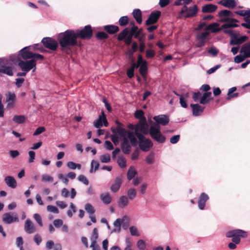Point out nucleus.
<instances>
[{
  "mask_svg": "<svg viewBox=\"0 0 250 250\" xmlns=\"http://www.w3.org/2000/svg\"><path fill=\"white\" fill-rule=\"evenodd\" d=\"M13 68L11 65L6 64L1 65L0 66V73L12 76L13 75Z\"/></svg>",
  "mask_w": 250,
  "mask_h": 250,
  "instance_id": "5701e85b",
  "label": "nucleus"
},
{
  "mask_svg": "<svg viewBox=\"0 0 250 250\" xmlns=\"http://www.w3.org/2000/svg\"><path fill=\"white\" fill-rule=\"evenodd\" d=\"M192 1V0H177L175 1V4L176 5L184 4L187 5Z\"/></svg>",
  "mask_w": 250,
  "mask_h": 250,
  "instance_id": "680f3d73",
  "label": "nucleus"
},
{
  "mask_svg": "<svg viewBox=\"0 0 250 250\" xmlns=\"http://www.w3.org/2000/svg\"><path fill=\"white\" fill-rule=\"evenodd\" d=\"M12 62H16L21 69L24 72H28L32 70L35 72L36 70V63L34 60H22L16 57V55H12L9 57Z\"/></svg>",
  "mask_w": 250,
  "mask_h": 250,
  "instance_id": "7ed1b4c3",
  "label": "nucleus"
},
{
  "mask_svg": "<svg viewBox=\"0 0 250 250\" xmlns=\"http://www.w3.org/2000/svg\"><path fill=\"white\" fill-rule=\"evenodd\" d=\"M139 131L146 134L149 133V128L146 122V118H142L140 120L139 123L136 125L135 128V134L137 137V134L140 133Z\"/></svg>",
  "mask_w": 250,
  "mask_h": 250,
  "instance_id": "9d476101",
  "label": "nucleus"
},
{
  "mask_svg": "<svg viewBox=\"0 0 250 250\" xmlns=\"http://www.w3.org/2000/svg\"><path fill=\"white\" fill-rule=\"evenodd\" d=\"M100 161L103 163H108L110 162L111 157L109 154H104L100 157Z\"/></svg>",
  "mask_w": 250,
  "mask_h": 250,
  "instance_id": "37998d69",
  "label": "nucleus"
},
{
  "mask_svg": "<svg viewBox=\"0 0 250 250\" xmlns=\"http://www.w3.org/2000/svg\"><path fill=\"white\" fill-rule=\"evenodd\" d=\"M153 120L155 121L153 122V123L158 124L160 125L165 126L168 124L169 122V117L165 114H161L158 116H155L153 117Z\"/></svg>",
  "mask_w": 250,
  "mask_h": 250,
  "instance_id": "2eb2a0df",
  "label": "nucleus"
},
{
  "mask_svg": "<svg viewBox=\"0 0 250 250\" xmlns=\"http://www.w3.org/2000/svg\"><path fill=\"white\" fill-rule=\"evenodd\" d=\"M128 204V198L126 196H122L118 202V205L120 208H124Z\"/></svg>",
  "mask_w": 250,
  "mask_h": 250,
  "instance_id": "7c9ffc66",
  "label": "nucleus"
},
{
  "mask_svg": "<svg viewBox=\"0 0 250 250\" xmlns=\"http://www.w3.org/2000/svg\"><path fill=\"white\" fill-rule=\"evenodd\" d=\"M47 210L50 212H52L54 213H59V210L58 208L54 206L48 205L46 207Z\"/></svg>",
  "mask_w": 250,
  "mask_h": 250,
  "instance_id": "864d4df0",
  "label": "nucleus"
},
{
  "mask_svg": "<svg viewBox=\"0 0 250 250\" xmlns=\"http://www.w3.org/2000/svg\"><path fill=\"white\" fill-rule=\"evenodd\" d=\"M154 160V154L150 153L147 155L146 158V162L148 164H152L153 163Z\"/></svg>",
  "mask_w": 250,
  "mask_h": 250,
  "instance_id": "bf43d9fd",
  "label": "nucleus"
},
{
  "mask_svg": "<svg viewBox=\"0 0 250 250\" xmlns=\"http://www.w3.org/2000/svg\"><path fill=\"white\" fill-rule=\"evenodd\" d=\"M218 16L220 18V21L223 22L235 23L238 21V20L230 18L233 16V14L229 10H222L219 12Z\"/></svg>",
  "mask_w": 250,
  "mask_h": 250,
  "instance_id": "6e6552de",
  "label": "nucleus"
},
{
  "mask_svg": "<svg viewBox=\"0 0 250 250\" xmlns=\"http://www.w3.org/2000/svg\"><path fill=\"white\" fill-rule=\"evenodd\" d=\"M137 137L139 141V146L143 151H147L153 146L151 141L146 138L142 134L137 133Z\"/></svg>",
  "mask_w": 250,
  "mask_h": 250,
  "instance_id": "0eeeda50",
  "label": "nucleus"
},
{
  "mask_svg": "<svg viewBox=\"0 0 250 250\" xmlns=\"http://www.w3.org/2000/svg\"><path fill=\"white\" fill-rule=\"evenodd\" d=\"M190 106L192 109V114L194 116L200 115L203 112L204 107L199 104H191Z\"/></svg>",
  "mask_w": 250,
  "mask_h": 250,
  "instance_id": "412c9836",
  "label": "nucleus"
},
{
  "mask_svg": "<svg viewBox=\"0 0 250 250\" xmlns=\"http://www.w3.org/2000/svg\"><path fill=\"white\" fill-rule=\"evenodd\" d=\"M198 11V8L196 5H194L193 6L188 7L187 5H184L181 10V14L185 18H189L193 17L196 15Z\"/></svg>",
  "mask_w": 250,
  "mask_h": 250,
  "instance_id": "9b49d317",
  "label": "nucleus"
},
{
  "mask_svg": "<svg viewBox=\"0 0 250 250\" xmlns=\"http://www.w3.org/2000/svg\"><path fill=\"white\" fill-rule=\"evenodd\" d=\"M2 221L5 224H11L19 221L18 214L14 212H7L2 215Z\"/></svg>",
  "mask_w": 250,
  "mask_h": 250,
  "instance_id": "1a4fd4ad",
  "label": "nucleus"
},
{
  "mask_svg": "<svg viewBox=\"0 0 250 250\" xmlns=\"http://www.w3.org/2000/svg\"><path fill=\"white\" fill-rule=\"evenodd\" d=\"M146 243L142 239L139 240L137 242V247L140 250H144L146 248Z\"/></svg>",
  "mask_w": 250,
  "mask_h": 250,
  "instance_id": "13d9d810",
  "label": "nucleus"
},
{
  "mask_svg": "<svg viewBox=\"0 0 250 250\" xmlns=\"http://www.w3.org/2000/svg\"><path fill=\"white\" fill-rule=\"evenodd\" d=\"M124 221L123 218H118L113 223L114 229H112L111 233H119L121 229V225Z\"/></svg>",
  "mask_w": 250,
  "mask_h": 250,
  "instance_id": "b1692460",
  "label": "nucleus"
},
{
  "mask_svg": "<svg viewBox=\"0 0 250 250\" xmlns=\"http://www.w3.org/2000/svg\"><path fill=\"white\" fill-rule=\"evenodd\" d=\"M4 181L7 186L12 188H15L17 185V182L15 178L11 176H6L4 179Z\"/></svg>",
  "mask_w": 250,
  "mask_h": 250,
  "instance_id": "cd10ccee",
  "label": "nucleus"
},
{
  "mask_svg": "<svg viewBox=\"0 0 250 250\" xmlns=\"http://www.w3.org/2000/svg\"><path fill=\"white\" fill-rule=\"evenodd\" d=\"M34 218L35 219L37 223L39 225V226H40L41 227H42L43 226L41 217L39 214H35L34 215Z\"/></svg>",
  "mask_w": 250,
  "mask_h": 250,
  "instance_id": "0e129e2a",
  "label": "nucleus"
},
{
  "mask_svg": "<svg viewBox=\"0 0 250 250\" xmlns=\"http://www.w3.org/2000/svg\"><path fill=\"white\" fill-rule=\"evenodd\" d=\"M144 112L143 110H137L136 111L134 115H135V118L141 120V119L145 118L144 117Z\"/></svg>",
  "mask_w": 250,
  "mask_h": 250,
  "instance_id": "69168bd1",
  "label": "nucleus"
},
{
  "mask_svg": "<svg viewBox=\"0 0 250 250\" xmlns=\"http://www.w3.org/2000/svg\"><path fill=\"white\" fill-rule=\"evenodd\" d=\"M217 9V6L208 4L204 6L202 8V12L203 13H212Z\"/></svg>",
  "mask_w": 250,
  "mask_h": 250,
  "instance_id": "c756f323",
  "label": "nucleus"
},
{
  "mask_svg": "<svg viewBox=\"0 0 250 250\" xmlns=\"http://www.w3.org/2000/svg\"><path fill=\"white\" fill-rule=\"evenodd\" d=\"M211 92H207L204 93L200 99V103L203 104L208 103L210 100L209 98L211 96Z\"/></svg>",
  "mask_w": 250,
  "mask_h": 250,
  "instance_id": "72a5a7b5",
  "label": "nucleus"
},
{
  "mask_svg": "<svg viewBox=\"0 0 250 250\" xmlns=\"http://www.w3.org/2000/svg\"><path fill=\"white\" fill-rule=\"evenodd\" d=\"M122 183V180L121 177H117L114 182V183L111 185L110 189L113 192H116L119 190L120 188Z\"/></svg>",
  "mask_w": 250,
  "mask_h": 250,
  "instance_id": "a878e982",
  "label": "nucleus"
},
{
  "mask_svg": "<svg viewBox=\"0 0 250 250\" xmlns=\"http://www.w3.org/2000/svg\"><path fill=\"white\" fill-rule=\"evenodd\" d=\"M77 34V37H80L82 39H89L92 35V31L90 25H86L81 30H77L75 31Z\"/></svg>",
  "mask_w": 250,
  "mask_h": 250,
  "instance_id": "ddd939ff",
  "label": "nucleus"
},
{
  "mask_svg": "<svg viewBox=\"0 0 250 250\" xmlns=\"http://www.w3.org/2000/svg\"><path fill=\"white\" fill-rule=\"evenodd\" d=\"M103 124L105 126L108 125V122L103 113L102 116H100L99 118L94 122V125L96 128H99L103 126Z\"/></svg>",
  "mask_w": 250,
  "mask_h": 250,
  "instance_id": "6ab92c4d",
  "label": "nucleus"
},
{
  "mask_svg": "<svg viewBox=\"0 0 250 250\" xmlns=\"http://www.w3.org/2000/svg\"><path fill=\"white\" fill-rule=\"evenodd\" d=\"M6 101L7 103L6 107L8 109L14 107L16 100V96L14 92L8 91L5 94Z\"/></svg>",
  "mask_w": 250,
  "mask_h": 250,
  "instance_id": "4468645a",
  "label": "nucleus"
},
{
  "mask_svg": "<svg viewBox=\"0 0 250 250\" xmlns=\"http://www.w3.org/2000/svg\"><path fill=\"white\" fill-rule=\"evenodd\" d=\"M136 191L133 188H130L127 191V195L131 200L134 199L136 196Z\"/></svg>",
  "mask_w": 250,
  "mask_h": 250,
  "instance_id": "8fccbe9b",
  "label": "nucleus"
},
{
  "mask_svg": "<svg viewBox=\"0 0 250 250\" xmlns=\"http://www.w3.org/2000/svg\"><path fill=\"white\" fill-rule=\"evenodd\" d=\"M78 180L83 183V184H84L86 186H87L89 184V181L87 178L83 175H80L78 177Z\"/></svg>",
  "mask_w": 250,
  "mask_h": 250,
  "instance_id": "6e6d98bb",
  "label": "nucleus"
},
{
  "mask_svg": "<svg viewBox=\"0 0 250 250\" xmlns=\"http://www.w3.org/2000/svg\"><path fill=\"white\" fill-rule=\"evenodd\" d=\"M25 117L24 115H15L13 121L17 124H22L25 121Z\"/></svg>",
  "mask_w": 250,
  "mask_h": 250,
  "instance_id": "58836bf2",
  "label": "nucleus"
},
{
  "mask_svg": "<svg viewBox=\"0 0 250 250\" xmlns=\"http://www.w3.org/2000/svg\"><path fill=\"white\" fill-rule=\"evenodd\" d=\"M247 58L245 56V55H238L235 57L234 61L236 63H240L245 60V59Z\"/></svg>",
  "mask_w": 250,
  "mask_h": 250,
  "instance_id": "5fc2aeb1",
  "label": "nucleus"
},
{
  "mask_svg": "<svg viewBox=\"0 0 250 250\" xmlns=\"http://www.w3.org/2000/svg\"><path fill=\"white\" fill-rule=\"evenodd\" d=\"M38 44H34L33 45H30L24 47L19 52L18 56L16 57L19 59H22L23 60H31L33 58V53L32 52V48H36V46Z\"/></svg>",
  "mask_w": 250,
  "mask_h": 250,
  "instance_id": "423d86ee",
  "label": "nucleus"
},
{
  "mask_svg": "<svg viewBox=\"0 0 250 250\" xmlns=\"http://www.w3.org/2000/svg\"><path fill=\"white\" fill-rule=\"evenodd\" d=\"M99 167V164L98 162L95 160H92L90 165V169L89 170L90 173H93L96 171Z\"/></svg>",
  "mask_w": 250,
  "mask_h": 250,
  "instance_id": "79ce46f5",
  "label": "nucleus"
},
{
  "mask_svg": "<svg viewBox=\"0 0 250 250\" xmlns=\"http://www.w3.org/2000/svg\"><path fill=\"white\" fill-rule=\"evenodd\" d=\"M235 13L238 15L244 17V20L247 21L250 17V9L247 10H239L235 12Z\"/></svg>",
  "mask_w": 250,
  "mask_h": 250,
  "instance_id": "c9c22d12",
  "label": "nucleus"
},
{
  "mask_svg": "<svg viewBox=\"0 0 250 250\" xmlns=\"http://www.w3.org/2000/svg\"><path fill=\"white\" fill-rule=\"evenodd\" d=\"M150 124L149 134L151 138L159 144H163L166 141V137L160 131L161 126L158 124L153 123V121H149Z\"/></svg>",
  "mask_w": 250,
  "mask_h": 250,
  "instance_id": "20e7f679",
  "label": "nucleus"
},
{
  "mask_svg": "<svg viewBox=\"0 0 250 250\" xmlns=\"http://www.w3.org/2000/svg\"><path fill=\"white\" fill-rule=\"evenodd\" d=\"M76 194L77 192L74 188H71L70 194L69 191L66 188H63L61 191V195L64 198H67L70 195L71 199H74Z\"/></svg>",
  "mask_w": 250,
  "mask_h": 250,
  "instance_id": "4be33fe9",
  "label": "nucleus"
},
{
  "mask_svg": "<svg viewBox=\"0 0 250 250\" xmlns=\"http://www.w3.org/2000/svg\"><path fill=\"white\" fill-rule=\"evenodd\" d=\"M117 132L123 138L122 143V149L124 154H129L131 150V146L129 144L130 141L131 145L136 146L138 145V141L135 135L133 133L126 130L125 129L118 127Z\"/></svg>",
  "mask_w": 250,
  "mask_h": 250,
  "instance_id": "f03ea898",
  "label": "nucleus"
},
{
  "mask_svg": "<svg viewBox=\"0 0 250 250\" xmlns=\"http://www.w3.org/2000/svg\"><path fill=\"white\" fill-rule=\"evenodd\" d=\"M99 237L98 230L97 228H94L93 229V231L91 233L90 240L91 241V243H93V245L96 242H97V240Z\"/></svg>",
  "mask_w": 250,
  "mask_h": 250,
  "instance_id": "f704fd0d",
  "label": "nucleus"
},
{
  "mask_svg": "<svg viewBox=\"0 0 250 250\" xmlns=\"http://www.w3.org/2000/svg\"><path fill=\"white\" fill-rule=\"evenodd\" d=\"M247 231L242 229H236L229 231L226 232V236L228 238L232 237V241L236 244H238L240 242V237L245 238L247 236Z\"/></svg>",
  "mask_w": 250,
  "mask_h": 250,
  "instance_id": "39448f33",
  "label": "nucleus"
},
{
  "mask_svg": "<svg viewBox=\"0 0 250 250\" xmlns=\"http://www.w3.org/2000/svg\"><path fill=\"white\" fill-rule=\"evenodd\" d=\"M238 24L235 23H227L221 26V29H224L225 33L232 36L233 35V31L230 28L231 27H238Z\"/></svg>",
  "mask_w": 250,
  "mask_h": 250,
  "instance_id": "aec40b11",
  "label": "nucleus"
},
{
  "mask_svg": "<svg viewBox=\"0 0 250 250\" xmlns=\"http://www.w3.org/2000/svg\"><path fill=\"white\" fill-rule=\"evenodd\" d=\"M58 177L60 180H61L65 185H67L68 184L69 181L66 176H64L62 173H59L58 174Z\"/></svg>",
  "mask_w": 250,
  "mask_h": 250,
  "instance_id": "052dcab7",
  "label": "nucleus"
},
{
  "mask_svg": "<svg viewBox=\"0 0 250 250\" xmlns=\"http://www.w3.org/2000/svg\"><path fill=\"white\" fill-rule=\"evenodd\" d=\"M96 37L99 39H104L108 37V35L104 32H99L96 34Z\"/></svg>",
  "mask_w": 250,
  "mask_h": 250,
  "instance_id": "774afa93",
  "label": "nucleus"
},
{
  "mask_svg": "<svg viewBox=\"0 0 250 250\" xmlns=\"http://www.w3.org/2000/svg\"><path fill=\"white\" fill-rule=\"evenodd\" d=\"M53 181V178L47 174H43L42 177V181L43 182H52Z\"/></svg>",
  "mask_w": 250,
  "mask_h": 250,
  "instance_id": "4d7b16f0",
  "label": "nucleus"
},
{
  "mask_svg": "<svg viewBox=\"0 0 250 250\" xmlns=\"http://www.w3.org/2000/svg\"><path fill=\"white\" fill-rule=\"evenodd\" d=\"M180 96V104L181 106L183 108L187 107V101L186 100V98L183 95H179Z\"/></svg>",
  "mask_w": 250,
  "mask_h": 250,
  "instance_id": "e2e57ef3",
  "label": "nucleus"
},
{
  "mask_svg": "<svg viewBox=\"0 0 250 250\" xmlns=\"http://www.w3.org/2000/svg\"><path fill=\"white\" fill-rule=\"evenodd\" d=\"M134 18L136 20L137 23L140 24L142 22V12L139 9H135L132 12Z\"/></svg>",
  "mask_w": 250,
  "mask_h": 250,
  "instance_id": "c85d7f7f",
  "label": "nucleus"
},
{
  "mask_svg": "<svg viewBox=\"0 0 250 250\" xmlns=\"http://www.w3.org/2000/svg\"><path fill=\"white\" fill-rule=\"evenodd\" d=\"M128 18L127 16H123L120 18L119 23L121 26H124L128 23Z\"/></svg>",
  "mask_w": 250,
  "mask_h": 250,
  "instance_id": "3c124183",
  "label": "nucleus"
},
{
  "mask_svg": "<svg viewBox=\"0 0 250 250\" xmlns=\"http://www.w3.org/2000/svg\"><path fill=\"white\" fill-rule=\"evenodd\" d=\"M84 208L86 211L89 214H94L95 212V209L92 206V205L89 203H87L85 205Z\"/></svg>",
  "mask_w": 250,
  "mask_h": 250,
  "instance_id": "a18cd8bd",
  "label": "nucleus"
},
{
  "mask_svg": "<svg viewBox=\"0 0 250 250\" xmlns=\"http://www.w3.org/2000/svg\"><path fill=\"white\" fill-rule=\"evenodd\" d=\"M129 230L132 236H139L140 235L138 228L135 226H130L129 228Z\"/></svg>",
  "mask_w": 250,
  "mask_h": 250,
  "instance_id": "49530a36",
  "label": "nucleus"
},
{
  "mask_svg": "<svg viewBox=\"0 0 250 250\" xmlns=\"http://www.w3.org/2000/svg\"><path fill=\"white\" fill-rule=\"evenodd\" d=\"M240 53L245 55V56L247 58H250V42L243 44L240 50Z\"/></svg>",
  "mask_w": 250,
  "mask_h": 250,
  "instance_id": "393cba45",
  "label": "nucleus"
},
{
  "mask_svg": "<svg viewBox=\"0 0 250 250\" xmlns=\"http://www.w3.org/2000/svg\"><path fill=\"white\" fill-rule=\"evenodd\" d=\"M42 42L45 47L52 50H56L58 46V42L50 37L43 38L42 40Z\"/></svg>",
  "mask_w": 250,
  "mask_h": 250,
  "instance_id": "f8f14e48",
  "label": "nucleus"
},
{
  "mask_svg": "<svg viewBox=\"0 0 250 250\" xmlns=\"http://www.w3.org/2000/svg\"><path fill=\"white\" fill-rule=\"evenodd\" d=\"M218 4L229 8H233L236 6L235 0H221Z\"/></svg>",
  "mask_w": 250,
  "mask_h": 250,
  "instance_id": "bb28decb",
  "label": "nucleus"
},
{
  "mask_svg": "<svg viewBox=\"0 0 250 250\" xmlns=\"http://www.w3.org/2000/svg\"><path fill=\"white\" fill-rule=\"evenodd\" d=\"M58 38L61 50L67 54L71 52L70 47L77 44V34L72 30H67L60 33Z\"/></svg>",
  "mask_w": 250,
  "mask_h": 250,
  "instance_id": "f257e3e1",
  "label": "nucleus"
},
{
  "mask_svg": "<svg viewBox=\"0 0 250 250\" xmlns=\"http://www.w3.org/2000/svg\"><path fill=\"white\" fill-rule=\"evenodd\" d=\"M128 34V29L126 28L124 29L118 35V39L122 40L125 39Z\"/></svg>",
  "mask_w": 250,
  "mask_h": 250,
  "instance_id": "603ef678",
  "label": "nucleus"
},
{
  "mask_svg": "<svg viewBox=\"0 0 250 250\" xmlns=\"http://www.w3.org/2000/svg\"><path fill=\"white\" fill-rule=\"evenodd\" d=\"M236 90V88L235 87H233L229 89V92L228 93V99H229L232 98L236 97L238 95V93H234L232 94L233 92L235 91Z\"/></svg>",
  "mask_w": 250,
  "mask_h": 250,
  "instance_id": "09e8293b",
  "label": "nucleus"
},
{
  "mask_svg": "<svg viewBox=\"0 0 250 250\" xmlns=\"http://www.w3.org/2000/svg\"><path fill=\"white\" fill-rule=\"evenodd\" d=\"M139 71L140 74L143 77H145L146 75L147 71V62H144L143 63L140 64Z\"/></svg>",
  "mask_w": 250,
  "mask_h": 250,
  "instance_id": "ea45409f",
  "label": "nucleus"
},
{
  "mask_svg": "<svg viewBox=\"0 0 250 250\" xmlns=\"http://www.w3.org/2000/svg\"><path fill=\"white\" fill-rule=\"evenodd\" d=\"M209 199V196L206 193L203 192L199 196L198 200V206L200 210L205 209L206 202Z\"/></svg>",
  "mask_w": 250,
  "mask_h": 250,
  "instance_id": "dca6fc26",
  "label": "nucleus"
},
{
  "mask_svg": "<svg viewBox=\"0 0 250 250\" xmlns=\"http://www.w3.org/2000/svg\"><path fill=\"white\" fill-rule=\"evenodd\" d=\"M137 174V171L135 168L131 167L129 168L127 173V177L128 180H131Z\"/></svg>",
  "mask_w": 250,
  "mask_h": 250,
  "instance_id": "4c0bfd02",
  "label": "nucleus"
},
{
  "mask_svg": "<svg viewBox=\"0 0 250 250\" xmlns=\"http://www.w3.org/2000/svg\"><path fill=\"white\" fill-rule=\"evenodd\" d=\"M24 230L28 234H32L36 231V228L35 225L30 219H27L24 224Z\"/></svg>",
  "mask_w": 250,
  "mask_h": 250,
  "instance_id": "a211bd4d",
  "label": "nucleus"
},
{
  "mask_svg": "<svg viewBox=\"0 0 250 250\" xmlns=\"http://www.w3.org/2000/svg\"><path fill=\"white\" fill-rule=\"evenodd\" d=\"M117 162L121 168L126 167V160L123 156H119Z\"/></svg>",
  "mask_w": 250,
  "mask_h": 250,
  "instance_id": "de8ad7c7",
  "label": "nucleus"
},
{
  "mask_svg": "<svg viewBox=\"0 0 250 250\" xmlns=\"http://www.w3.org/2000/svg\"><path fill=\"white\" fill-rule=\"evenodd\" d=\"M100 199L102 202L106 205L110 204L111 202V197L110 194L107 192L101 194Z\"/></svg>",
  "mask_w": 250,
  "mask_h": 250,
  "instance_id": "2f4dec72",
  "label": "nucleus"
},
{
  "mask_svg": "<svg viewBox=\"0 0 250 250\" xmlns=\"http://www.w3.org/2000/svg\"><path fill=\"white\" fill-rule=\"evenodd\" d=\"M56 204L61 209H64L67 207V204L64 201H57L56 202Z\"/></svg>",
  "mask_w": 250,
  "mask_h": 250,
  "instance_id": "338daca9",
  "label": "nucleus"
},
{
  "mask_svg": "<svg viewBox=\"0 0 250 250\" xmlns=\"http://www.w3.org/2000/svg\"><path fill=\"white\" fill-rule=\"evenodd\" d=\"M161 15L160 11L152 12L146 21V24L150 25L156 22Z\"/></svg>",
  "mask_w": 250,
  "mask_h": 250,
  "instance_id": "f3484780",
  "label": "nucleus"
},
{
  "mask_svg": "<svg viewBox=\"0 0 250 250\" xmlns=\"http://www.w3.org/2000/svg\"><path fill=\"white\" fill-rule=\"evenodd\" d=\"M103 28L110 34H114L119 31V27L113 25H105Z\"/></svg>",
  "mask_w": 250,
  "mask_h": 250,
  "instance_id": "473e14b6",
  "label": "nucleus"
},
{
  "mask_svg": "<svg viewBox=\"0 0 250 250\" xmlns=\"http://www.w3.org/2000/svg\"><path fill=\"white\" fill-rule=\"evenodd\" d=\"M219 24L217 23H212L206 27V29L210 30L213 32H216L221 30V28H219Z\"/></svg>",
  "mask_w": 250,
  "mask_h": 250,
  "instance_id": "e433bc0d",
  "label": "nucleus"
},
{
  "mask_svg": "<svg viewBox=\"0 0 250 250\" xmlns=\"http://www.w3.org/2000/svg\"><path fill=\"white\" fill-rule=\"evenodd\" d=\"M69 208L70 209L67 211V215L69 217H72L73 214L76 212V207L73 203H71Z\"/></svg>",
  "mask_w": 250,
  "mask_h": 250,
  "instance_id": "a19ab883",
  "label": "nucleus"
},
{
  "mask_svg": "<svg viewBox=\"0 0 250 250\" xmlns=\"http://www.w3.org/2000/svg\"><path fill=\"white\" fill-rule=\"evenodd\" d=\"M111 139L115 146H117L119 144L120 140H123V138L121 137V136L117 131L116 134L112 135Z\"/></svg>",
  "mask_w": 250,
  "mask_h": 250,
  "instance_id": "c03bdc74",
  "label": "nucleus"
}]
</instances>
